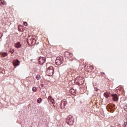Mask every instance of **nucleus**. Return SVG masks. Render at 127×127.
<instances>
[{"mask_svg": "<svg viewBox=\"0 0 127 127\" xmlns=\"http://www.w3.org/2000/svg\"><path fill=\"white\" fill-rule=\"evenodd\" d=\"M46 74L48 76H52L54 74V68L53 66H49L47 69Z\"/></svg>", "mask_w": 127, "mask_h": 127, "instance_id": "nucleus-1", "label": "nucleus"}, {"mask_svg": "<svg viewBox=\"0 0 127 127\" xmlns=\"http://www.w3.org/2000/svg\"><path fill=\"white\" fill-rule=\"evenodd\" d=\"M27 42L28 44H34L35 43V40L32 38V36H29L27 38Z\"/></svg>", "mask_w": 127, "mask_h": 127, "instance_id": "nucleus-2", "label": "nucleus"}, {"mask_svg": "<svg viewBox=\"0 0 127 127\" xmlns=\"http://www.w3.org/2000/svg\"><path fill=\"white\" fill-rule=\"evenodd\" d=\"M63 61V58H57V59L56 60V64L57 65H61L62 64Z\"/></svg>", "mask_w": 127, "mask_h": 127, "instance_id": "nucleus-3", "label": "nucleus"}, {"mask_svg": "<svg viewBox=\"0 0 127 127\" xmlns=\"http://www.w3.org/2000/svg\"><path fill=\"white\" fill-rule=\"evenodd\" d=\"M46 62V59L44 57H40L39 59V63L40 65H43Z\"/></svg>", "mask_w": 127, "mask_h": 127, "instance_id": "nucleus-4", "label": "nucleus"}, {"mask_svg": "<svg viewBox=\"0 0 127 127\" xmlns=\"http://www.w3.org/2000/svg\"><path fill=\"white\" fill-rule=\"evenodd\" d=\"M67 123L69 124V125H72L74 123V119L72 118V117L69 116L67 118Z\"/></svg>", "mask_w": 127, "mask_h": 127, "instance_id": "nucleus-5", "label": "nucleus"}, {"mask_svg": "<svg viewBox=\"0 0 127 127\" xmlns=\"http://www.w3.org/2000/svg\"><path fill=\"white\" fill-rule=\"evenodd\" d=\"M66 105H67V101H66V100H62L60 105L61 109H62V110L64 109L65 106H66Z\"/></svg>", "mask_w": 127, "mask_h": 127, "instance_id": "nucleus-6", "label": "nucleus"}, {"mask_svg": "<svg viewBox=\"0 0 127 127\" xmlns=\"http://www.w3.org/2000/svg\"><path fill=\"white\" fill-rule=\"evenodd\" d=\"M19 64H20V62L18 61V60H15L13 61V65L16 67L17 66H19Z\"/></svg>", "mask_w": 127, "mask_h": 127, "instance_id": "nucleus-7", "label": "nucleus"}, {"mask_svg": "<svg viewBox=\"0 0 127 127\" xmlns=\"http://www.w3.org/2000/svg\"><path fill=\"white\" fill-rule=\"evenodd\" d=\"M112 97L114 102H117V101H119V97L117 94H113Z\"/></svg>", "mask_w": 127, "mask_h": 127, "instance_id": "nucleus-8", "label": "nucleus"}, {"mask_svg": "<svg viewBox=\"0 0 127 127\" xmlns=\"http://www.w3.org/2000/svg\"><path fill=\"white\" fill-rule=\"evenodd\" d=\"M15 47L16 48H20V47H21V44H20V42H17V43L15 44Z\"/></svg>", "mask_w": 127, "mask_h": 127, "instance_id": "nucleus-9", "label": "nucleus"}, {"mask_svg": "<svg viewBox=\"0 0 127 127\" xmlns=\"http://www.w3.org/2000/svg\"><path fill=\"white\" fill-rule=\"evenodd\" d=\"M49 102H51V103H52V104H54V99H53V98H52V97L49 96Z\"/></svg>", "mask_w": 127, "mask_h": 127, "instance_id": "nucleus-10", "label": "nucleus"}, {"mask_svg": "<svg viewBox=\"0 0 127 127\" xmlns=\"http://www.w3.org/2000/svg\"><path fill=\"white\" fill-rule=\"evenodd\" d=\"M1 56H2V57H6V56H7V54H6V53H2Z\"/></svg>", "mask_w": 127, "mask_h": 127, "instance_id": "nucleus-11", "label": "nucleus"}, {"mask_svg": "<svg viewBox=\"0 0 127 127\" xmlns=\"http://www.w3.org/2000/svg\"><path fill=\"white\" fill-rule=\"evenodd\" d=\"M32 91L33 92H36L37 91V88H36V87H33L32 88Z\"/></svg>", "mask_w": 127, "mask_h": 127, "instance_id": "nucleus-12", "label": "nucleus"}, {"mask_svg": "<svg viewBox=\"0 0 127 127\" xmlns=\"http://www.w3.org/2000/svg\"><path fill=\"white\" fill-rule=\"evenodd\" d=\"M41 101H42L41 98H38V99L37 100V103H38L39 104H40V103H41Z\"/></svg>", "mask_w": 127, "mask_h": 127, "instance_id": "nucleus-13", "label": "nucleus"}, {"mask_svg": "<svg viewBox=\"0 0 127 127\" xmlns=\"http://www.w3.org/2000/svg\"><path fill=\"white\" fill-rule=\"evenodd\" d=\"M41 76L39 75H38L36 76V79L37 80H40Z\"/></svg>", "mask_w": 127, "mask_h": 127, "instance_id": "nucleus-14", "label": "nucleus"}, {"mask_svg": "<svg viewBox=\"0 0 127 127\" xmlns=\"http://www.w3.org/2000/svg\"><path fill=\"white\" fill-rule=\"evenodd\" d=\"M10 53H11V54H12V53H13V52H14V49H10Z\"/></svg>", "mask_w": 127, "mask_h": 127, "instance_id": "nucleus-15", "label": "nucleus"}, {"mask_svg": "<svg viewBox=\"0 0 127 127\" xmlns=\"http://www.w3.org/2000/svg\"><path fill=\"white\" fill-rule=\"evenodd\" d=\"M23 24H24V25H25V26H27V25H28L27 22H24Z\"/></svg>", "mask_w": 127, "mask_h": 127, "instance_id": "nucleus-16", "label": "nucleus"}, {"mask_svg": "<svg viewBox=\"0 0 127 127\" xmlns=\"http://www.w3.org/2000/svg\"><path fill=\"white\" fill-rule=\"evenodd\" d=\"M125 127H127V123L126 124Z\"/></svg>", "mask_w": 127, "mask_h": 127, "instance_id": "nucleus-17", "label": "nucleus"}, {"mask_svg": "<svg viewBox=\"0 0 127 127\" xmlns=\"http://www.w3.org/2000/svg\"><path fill=\"white\" fill-rule=\"evenodd\" d=\"M106 98H109V95H107Z\"/></svg>", "mask_w": 127, "mask_h": 127, "instance_id": "nucleus-18", "label": "nucleus"}]
</instances>
